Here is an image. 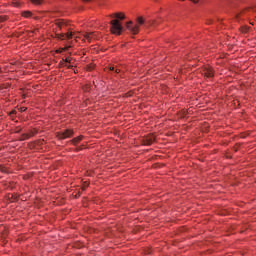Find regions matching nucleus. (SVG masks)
Returning a JSON list of instances; mask_svg holds the SVG:
<instances>
[{"instance_id":"0eeeda50","label":"nucleus","mask_w":256,"mask_h":256,"mask_svg":"<svg viewBox=\"0 0 256 256\" xmlns=\"http://www.w3.org/2000/svg\"><path fill=\"white\" fill-rule=\"evenodd\" d=\"M55 26L58 27L60 30H63L67 27V22L64 20H56Z\"/></svg>"},{"instance_id":"4468645a","label":"nucleus","mask_w":256,"mask_h":256,"mask_svg":"<svg viewBox=\"0 0 256 256\" xmlns=\"http://www.w3.org/2000/svg\"><path fill=\"white\" fill-rule=\"evenodd\" d=\"M35 5H41L44 3V0H30Z\"/></svg>"},{"instance_id":"ddd939ff","label":"nucleus","mask_w":256,"mask_h":256,"mask_svg":"<svg viewBox=\"0 0 256 256\" xmlns=\"http://www.w3.org/2000/svg\"><path fill=\"white\" fill-rule=\"evenodd\" d=\"M34 136V134L33 133H31V134H22V141H24V140H26V139H29L30 137H33Z\"/></svg>"},{"instance_id":"39448f33","label":"nucleus","mask_w":256,"mask_h":256,"mask_svg":"<svg viewBox=\"0 0 256 256\" xmlns=\"http://www.w3.org/2000/svg\"><path fill=\"white\" fill-rule=\"evenodd\" d=\"M127 29L130 31L131 34L136 35L139 33V25H133V22L127 23Z\"/></svg>"},{"instance_id":"5701e85b","label":"nucleus","mask_w":256,"mask_h":256,"mask_svg":"<svg viewBox=\"0 0 256 256\" xmlns=\"http://www.w3.org/2000/svg\"><path fill=\"white\" fill-rule=\"evenodd\" d=\"M83 2H91V0H83Z\"/></svg>"},{"instance_id":"7ed1b4c3","label":"nucleus","mask_w":256,"mask_h":256,"mask_svg":"<svg viewBox=\"0 0 256 256\" xmlns=\"http://www.w3.org/2000/svg\"><path fill=\"white\" fill-rule=\"evenodd\" d=\"M73 36H74V32L68 30V33L64 34H55V38L56 39H59V40H71L73 39Z\"/></svg>"},{"instance_id":"20e7f679","label":"nucleus","mask_w":256,"mask_h":256,"mask_svg":"<svg viewBox=\"0 0 256 256\" xmlns=\"http://www.w3.org/2000/svg\"><path fill=\"white\" fill-rule=\"evenodd\" d=\"M202 74L207 78V79H212L214 77V70L210 66H206L203 69Z\"/></svg>"},{"instance_id":"dca6fc26","label":"nucleus","mask_w":256,"mask_h":256,"mask_svg":"<svg viewBox=\"0 0 256 256\" xmlns=\"http://www.w3.org/2000/svg\"><path fill=\"white\" fill-rule=\"evenodd\" d=\"M7 20H8V16H0V24Z\"/></svg>"},{"instance_id":"f257e3e1","label":"nucleus","mask_w":256,"mask_h":256,"mask_svg":"<svg viewBox=\"0 0 256 256\" xmlns=\"http://www.w3.org/2000/svg\"><path fill=\"white\" fill-rule=\"evenodd\" d=\"M110 24H111V33L116 35H120L122 33L123 28L118 19L111 20Z\"/></svg>"},{"instance_id":"412c9836","label":"nucleus","mask_w":256,"mask_h":256,"mask_svg":"<svg viewBox=\"0 0 256 256\" xmlns=\"http://www.w3.org/2000/svg\"><path fill=\"white\" fill-rule=\"evenodd\" d=\"M0 171H1L2 173H5V169H4L3 166H0Z\"/></svg>"},{"instance_id":"1a4fd4ad","label":"nucleus","mask_w":256,"mask_h":256,"mask_svg":"<svg viewBox=\"0 0 256 256\" xmlns=\"http://www.w3.org/2000/svg\"><path fill=\"white\" fill-rule=\"evenodd\" d=\"M64 62L69 64H64V67H67L68 69H72L74 67L72 58H66L64 59Z\"/></svg>"},{"instance_id":"a211bd4d","label":"nucleus","mask_w":256,"mask_h":256,"mask_svg":"<svg viewBox=\"0 0 256 256\" xmlns=\"http://www.w3.org/2000/svg\"><path fill=\"white\" fill-rule=\"evenodd\" d=\"M137 23H138V25H143L144 21H143L142 17H138Z\"/></svg>"},{"instance_id":"f3484780","label":"nucleus","mask_w":256,"mask_h":256,"mask_svg":"<svg viewBox=\"0 0 256 256\" xmlns=\"http://www.w3.org/2000/svg\"><path fill=\"white\" fill-rule=\"evenodd\" d=\"M12 4L15 8H20V3L18 1H13Z\"/></svg>"},{"instance_id":"aec40b11","label":"nucleus","mask_w":256,"mask_h":256,"mask_svg":"<svg viewBox=\"0 0 256 256\" xmlns=\"http://www.w3.org/2000/svg\"><path fill=\"white\" fill-rule=\"evenodd\" d=\"M87 186H88V184L85 183V184L82 186V191H85Z\"/></svg>"},{"instance_id":"6ab92c4d","label":"nucleus","mask_w":256,"mask_h":256,"mask_svg":"<svg viewBox=\"0 0 256 256\" xmlns=\"http://www.w3.org/2000/svg\"><path fill=\"white\" fill-rule=\"evenodd\" d=\"M249 31V28L248 27H242L241 28V32L242 33H247Z\"/></svg>"},{"instance_id":"6e6552de","label":"nucleus","mask_w":256,"mask_h":256,"mask_svg":"<svg viewBox=\"0 0 256 256\" xmlns=\"http://www.w3.org/2000/svg\"><path fill=\"white\" fill-rule=\"evenodd\" d=\"M84 39H86L89 43L92 41V39H97L94 32L86 33L84 34Z\"/></svg>"},{"instance_id":"b1692460","label":"nucleus","mask_w":256,"mask_h":256,"mask_svg":"<svg viewBox=\"0 0 256 256\" xmlns=\"http://www.w3.org/2000/svg\"><path fill=\"white\" fill-rule=\"evenodd\" d=\"M21 111H25V108H22Z\"/></svg>"},{"instance_id":"423d86ee","label":"nucleus","mask_w":256,"mask_h":256,"mask_svg":"<svg viewBox=\"0 0 256 256\" xmlns=\"http://www.w3.org/2000/svg\"><path fill=\"white\" fill-rule=\"evenodd\" d=\"M155 142V136L153 134H150L146 136L143 140L144 145L150 146Z\"/></svg>"},{"instance_id":"393cba45","label":"nucleus","mask_w":256,"mask_h":256,"mask_svg":"<svg viewBox=\"0 0 256 256\" xmlns=\"http://www.w3.org/2000/svg\"><path fill=\"white\" fill-rule=\"evenodd\" d=\"M85 91H88V88H86Z\"/></svg>"},{"instance_id":"9d476101","label":"nucleus","mask_w":256,"mask_h":256,"mask_svg":"<svg viewBox=\"0 0 256 256\" xmlns=\"http://www.w3.org/2000/svg\"><path fill=\"white\" fill-rule=\"evenodd\" d=\"M84 136L81 135L79 137H76L74 138L73 140H71V142L74 144V145H77L78 143H80L82 140H83Z\"/></svg>"},{"instance_id":"2eb2a0df","label":"nucleus","mask_w":256,"mask_h":256,"mask_svg":"<svg viewBox=\"0 0 256 256\" xmlns=\"http://www.w3.org/2000/svg\"><path fill=\"white\" fill-rule=\"evenodd\" d=\"M110 71H111V72H115V73H120V72H121L120 69L115 68L114 66H111V67H110Z\"/></svg>"},{"instance_id":"f03ea898","label":"nucleus","mask_w":256,"mask_h":256,"mask_svg":"<svg viewBox=\"0 0 256 256\" xmlns=\"http://www.w3.org/2000/svg\"><path fill=\"white\" fill-rule=\"evenodd\" d=\"M74 135V132L72 129H66L62 132H58L56 133V137H58L60 140H64L67 138H70Z\"/></svg>"},{"instance_id":"9b49d317","label":"nucleus","mask_w":256,"mask_h":256,"mask_svg":"<svg viewBox=\"0 0 256 256\" xmlns=\"http://www.w3.org/2000/svg\"><path fill=\"white\" fill-rule=\"evenodd\" d=\"M111 18H116V19L123 21L125 19V16H121L120 13H115V14L111 15Z\"/></svg>"},{"instance_id":"4be33fe9","label":"nucleus","mask_w":256,"mask_h":256,"mask_svg":"<svg viewBox=\"0 0 256 256\" xmlns=\"http://www.w3.org/2000/svg\"><path fill=\"white\" fill-rule=\"evenodd\" d=\"M192 3L197 4L199 0H191Z\"/></svg>"},{"instance_id":"f8f14e48","label":"nucleus","mask_w":256,"mask_h":256,"mask_svg":"<svg viewBox=\"0 0 256 256\" xmlns=\"http://www.w3.org/2000/svg\"><path fill=\"white\" fill-rule=\"evenodd\" d=\"M31 15L32 13L29 10L22 12V17L29 18Z\"/></svg>"}]
</instances>
